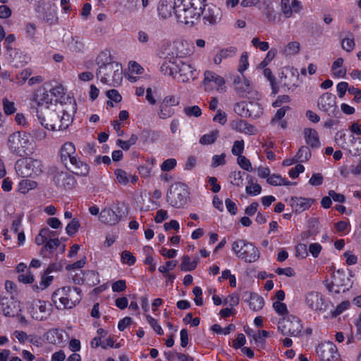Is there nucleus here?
Wrapping results in <instances>:
<instances>
[{
    "mask_svg": "<svg viewBox=\"0 0 361 361\" xmlns=\"http://www.w3.org/2000/svg\"><path fill=\"white\" fill-rule=\"evenodd\" d=\"M53 276H49V274H46V270L44 271L43 275L41 277V281L39 283V286H37V289L43 290L47 288L51 283L53 280Z\"/></svg>",
    "mask_w": 361,
    "mask_h": 361,
    "instance_id": "nucleus-50",
    "label": "nucleus"
},
{
    "mask_svg": "<svg viewBox=\"0 0 361 361\" xmlns=\"http://www.w3.org/2000/svg\"><path fill=\"white\" fill-rule=\"evenodd\" d=\"M185 114L188 116H195L199 117L202 114V111L198 106H192L189 107H185L184 109Z\"/></svg>",
    "mask_w": 361,
    "mask_h": 361,
    "instance_id": "nucleus-53",
    "label": "nucleus"
},
{
    "mask_svg": "<svg viewBox=\"0 0 361 361\" xmlns=\"http://www.w3.org/2000/svg\"><path fill=\"white\" fill-rule=\"evenodd\" d=\"M4 111L6 115H11L16 112V109L15 104L13 102H10L7 98H4L2 100Z\"/></svg>",
    "mask_w": 361,
    "mask_h": 361,
    "instance_id": "nucleus-48",
    "label": "nucleus"
},
{
    "mask_svg": "<svg viewBox=\"0 0 361 361\" xmlns=\"http://www.w3.org/2000/svg\"><path fill=\"white\" fill-rule=\"evenodd\" d=\"M177 161L173 158H170L165 160L161 166V169L162 171H169L176 166Z\"/></svg>",
    "mask_w": 361,
    "mask_h": 361,
    "instance_id": "nucleus-57",
    "label": "nucleus"
},
{
    "mask_svg": "<svg viewBox=\"0 0 361 361\" xmlns=\"http://www.w3.org/2000/svg\"><path fill=\"white\" fill-rule=\"evenodd\" d=\"M336 96L329 92H325L322 94L317 102V106L320 110L325 112L331 117H338L340 111L336 105Z\"/></svg>",
    "mask_w": 361,
    "mask_h": 361,
    "instance_id": "nucleus-10",
    "label": "nucleus"
},
{
    "mask_svg": "<svg viewBox=\"0 0 361 361\" xmlns=\"http://www.w3.org/2000/svg\"><path fill=\"white\" fill-rule=\"evenodd\" d=\"M158 136H159V135H158L157 132H155V131H153L151 130H148V129L143 130L140 134V138L144 142H153Z\"/></svg>",
    "mask_w": 361,
    "mask_h": 361,
    "instance_id": "nucleus-42",
    "label": "nucleus"
},
{
    "mask_svg": "<svg viewBox=\"0 0 361 361\" xmlns=\"http://www.w3.org/2000/svg\"><path fill=\"white\" fill-rule=\"evenodd\" d=\"M201 13V11H197V9L194 7L175 9L177 20L185 25L193 24L194 20L197 19Z\"/></svg>",
    "mask_w": 361,
    "mask_h": 361,
    "instance_id": "nucleus-13",
    "label": "nucleus"
},
{
    "mask_svg": "<svg viewBox=\"0 0 361 361\" xmlns=\"http://www.w3.org/2000/svg\"><path fill=\"white\" fill-rule=\"evenodd\" d=\"M66 167L73 173L81 176H87L90 171V167L87 164L82 161L78 157L72 159V161L66 166Z\"/></svg>",
    "mask_w": 361,
    "mask_h": 361,
    "instance_id": "nucleus-17",
    "label": "nucleus"
},
{
    "mask_svg": "<svg viewBox=\"0 0 361 361\" xmlns=\"http://www.w3.org/2000/svg\"><path fill=\"white\" fill-rule=\"evenodd\" d=\"M47 340L52 344L60 343L63 341L62 331L59 329H51L47 333Z\"/></svg>",
    "mask_w": 361,
    "mask_h": 361,
    "instance_id": "nucleus-30",
    "label": "nucleus"
},
{
    "mask_svg": "<svg viewBox=\"0 0 361 361\" xmlns=\"http://www.w3.org/2000/svg\"><path fill=\"white\" fill-rule=\"evenodd\" d=\"M244 149V142L243 140H236L234 142L232 147V153L234 155L240 156L243 153Z\"/></svg>",
    "mask_w": 361,
    "mask_h": 361,
    "instance_id": "nucleus-59",
    "label": "nucleus"
},
{
    "mask_svg": "<svg viewBox=\"0 0 361 361\" xmlns=\"http://www.w3.org/2000/svg\"><path fill=\"white\" fill-rule=\"evenodd\" d=\"M314 200L305 197H291L290 204L295 213H300L307 209L314 202Z\"/></svg>",
    "mask_w": 361,
    "mask_h": 361,
    "instance_id": "nucleus-21",
    "label": "nucleus"
},
{
    "mask_svg": "<svg viewBox=\"0 0 361 361\" xmlns=\"http://www.w3.org/2000/svg\"><path fill=\"white\" fill-rule=\"evenodd\" d=\"M115 175L116 176V178L120 183L126 185L128 183L127 173L125 171L121 169H118L115 171Z\"/></svg>",
    "mask_w": 361,
    "mask_h": 361,
    "instance_id": "nucleus-58",
    "label": "nucleus"
},
{
    "mask_svg": "<svg viewBox=\"0 0 361 361\" xmlns=\"http://www.w3.org/2000/svg\"><path fill=\"white\" fill-rule=\"evenodd\" d=\"M42 126L51 130H63L68 128L73 121V116L62 107V104L56 109H51L38 118Z\"/></svg>",
    "mask_w": 361,
    "mask_h": 361,
    "instance_id": "nucleus-2",
    "label": "nucleus"
},
{
    "mask_svg": "<svg viewBox=\"0 0 361 361\" xmlns=\"http://www.w3.org/2000/svg\"><path fill=\"white\" fill-rule=\"evenodd\" d=\"M114 62L110 52L107 51L100 52L96 58V63L99 68Z\"/></svg>",
    "mask_w": 361,
    "mask_h": 361,
    "instance_id": "nucleus-33",
    "label": "nucleus"
},
{
    "mask_svg": "<svg viewBox=\"0 0 361 361\" xmlns=\"http://www.w3.org/2000/svg\"><path fill=\"white\" fill-rule=\"evenodd\" d=\"M273 307L279 314L283 315L288 312L286 305L279 301L274 302L273 303Z\"/></svg>",
    "mask_w": 361,
    "mask_h": 361,
    "instance_id": "nucleus-61",
    "label": "nucleus"
},
{
    "mask_svg": "<svg viewBox=\"0 0 361 361\" xmlns=\"http://www.w3.org/2000/svg\"><path fill=\"white\" fill-rule=\"evenodd\" d=\"M245 191L248 195H257L260 194L262 188L259 184L255 183L252 185H247Z\"/></svg>",
    "mask_w": 361,
    "mask_h": 361,
    "instance_id": "nucleus-60",
    "label": "nucleus"
},
{
    "mask_svg": "<svg viewBox=\"0 0 361 361\" xmlns=\"http://www.w3.org/2000/svg\"><path fill=\"white\" fill-rule=\"evenodd\" d=\"M106 96L110 100L114 101L116 103L120 102L122 99L121 95L115 89L108 90L106 92Z\"/></svg>",
    "mask_w": 361,
    "mask_h": 361,
    "instance_id": "nucleus-63",
    "label": "nucleus"
},
{
    "mask_svg": "<svg viewBox=\"0 0 361 361\" xmlns=\"http://www.w3.org/2000/svg\"><path fill=\"white\" fill-rule=\"evenodd\" d=\"M239 258L248 263L256 262L259 258V251L252 243L247 242Z\"/></svg>",
    "mask_w": 361,
    "mask_h": 361,
    "instance_id": "nucleus-18",
    "label": "nucleus"
},
{
    "mask_svg": "<svg viewBox=\"0 0 361 361\" xmlns=\"http://www.w3.org/2000/svg\"><path fill=\"white\" fill-rule=\"evenodd\" d=\"M222 17L221 9L216 6L209 8L204 15L203 20L205 24L213 25L219 23Z\"/></svg>",
    "mask_w": 361,
    "mask_h": 361,
    "instance_id": "nucleus-24",
    "label": "nucleus"
},
{
    "mask_svg": "<svg viewBox=\"0 0 361 361\" xmlns=\"http://www.w3.org/2000/svg\"><path fill=\"white\" fill-rule=\"evenodd\" d=\"M311 157V152L308 147L302 146L295 155V160L299 162L307 161Z\"/></svg>",
    "mask_w": 361,
    "mask_h": 361,
    "instance_id": "nucleus-37",
    "label": "nucleus"
},
{
    "mask_svg": "<svg viewBox=\"0 0 361 361\" xmlns=\"http://www.w3.org/2000/svg\"><path fill=\"white\" fill-rule=\"evenodd\" d=\"M246 243L247 241L243 239L235 240L233 243L232 250L238 257H239V255H241L243 252Z\"/></svg>",
    "mask_w": 361,
    "mask_h": 361,
    "instance_id": "nucleus-45",
    "label": "nucleus"
},
{
    "mask_svg": "<svg viewBox=\"0 0 361 361\" xmlns=\"http://www.w3.org/2000/svg\"><path fill=\"white\" fill-rule=\"evenodd\" d=\"M281 11L286 18H290L293 14V10L290 5V0H281Z\"/></svg>",
    "mask_w": 361,
    "mask_h": 361,
    "instance_id": "nucleus-54",
    "label": "nucleus"
},
{
    "mask_svg": "<svg viewBox=\"0 0 361 361\" xmlns=\"http://www.w3.org/2000/svg\"><path fill=\"white\" fill-rule=\"evenodd\" d=\"M7 146L10 152L18 157L30 155L35 150L34 140L30 134L16 131L8 137Z\"/></svg>",
    "mask_w": 361,
    "mask_h": 361,
    "instance_id": "nucleus-3",
    "label": "nucleus"
},
{
    "mask_svg": "<svg viewBox=\"0 0 361 361\" xmlns=\"http://www.w3.org/2000/svg\"><path fill=\"white\" fill-rule=\"evenodd\" d=\"M234 111L241 117L247 118V103L238 102L234 106Z\"/></svg>",
    "mask_w": 361,
    "mask_h": 361,
    "instance_id": "nucleus-43",
    "label": "nucleus"
},
{
    "mask_svg": "<svg viewBox=\"0 0 361 361\" xmlns=\"http://www.w3.org/2000/svg\"><path fill=\"white\" fill-rule=\"evenodd\" d=\"M50 97L53 98L55 97L54 102L57 103L60 98L63 97L65 94L64 88L62 85H56L54 87L51 88L50 90Z\"/></svg>",
    "mask_w": 361,
    "mask_h": 361,
    "instance_id": "nucleus-41",
    "label": "nucleus"
},
{
    "mask_svg": "<svg viewBox=\"0 0 361 361\" xmlns=\"http://www.w3.org/2000/svg\"><path fill=\"white\" fill-rule=\"evenodd\" d=\"M160 69L164 75L172 76L180 82H187L191 78H195L193 75L195 69L181 56H177L166 60Z\"/></svg>",
    "mask_w": 361,
    "mask_h": 361,
    "instance_id": "nucleus-1",
    "label": "nucleus"
},
{
    "mask_svg": "<svg viewBox=\"0 0 361 361\" xmlns=\"http://www.w3.org/2000/svg\"><path fill=\"white\" fill-rule=\"evenodd\" d=\"M267 182L271 185H290L292 183L282 178L281 176L277 174H272L270 176Z\"/></svg>",
    "mask_w": 361,
    "mask_h": 361,
    "instance_id": "nucleus-35",
    "label": "nucleus"
},
{
    "mask_svg": "<svg viewBox=\"0 0 361 361\" xmlns=\"http://www.w3.org/2000/svg\"><path fill=\"white\" fill-rule=\"evenodd\" d=\"M81 299V289L78 287L65 286L55 290L51 295V300L58 310L72 309Z\"/></svg>",
    "mask_w": 361,
    "mask_h": 361,
    "instance_id": "nucleus-4",
    "label": "nucleus"
},
{
    "mask_svg": "<svg viewBox=\"0 0 361 361\" xmlns=\"http://www.w3.org/2000/svg\"><path fill=\"white\" fill-rule=\"evenodd\" d=\"M66 42L67 47L71 51L81 52L84 49L85 44L78 36L67 35L66 36Z\"/></svg>",
    "mask_w": 361,
    "mask_h": 361,
    "instance_id": "nucleus-27",
    "label": "nucleus"
},
{
    "mask_svg": "<svg viewBox=\"0 0 361 361\" xmlns=\"http://www.w3.org/2000/svg\"><path fill=\"white\" fill-rule=\"evenodd\" d=\"M51 305H48L46 302L38 300L35 302L31 310L32 317L38 321H42L47 319L50 314L51 308L48 307Z\"/></svg>",
    "mask_w": 361,
    "mask_h": 361,
    "instance_id": "nucleus-15",
    "label": "nucleus"
},
{
    "mask_svg": "<svg viewBox=\"0 0 361 361\" xmlns=\"http://www.w3.org/2000/svg\"><path fill=\"white\" fill-rule=\"evenodd\" d=\"M188 198L187 185L182 183H176L171 185L166 195L167 202L176 208H181L186 204Z\"/></svg>",
    "mask_w": 361,
    "mask_h": 361,
    "instance_id": "nucleus-6",
    "label": "nucleus"
},
{
    "mask_svg": "<svg viewBox=\"0 0 361 361\" xmlns=\"http://www.w3.org/2000/svg\"><path fill=\"white\" fill-rule=\"evenodd\" d=\"M252 44L254 47L259 48V49L264 51L268 50L269 48V44L268 42H261L257 37H254L252 39Z\"/></svg>",
    "mask_w": 361,
    "mask_h": 361,
    "instance_id": "nucleus-64",
    "label": "nucleus"
},
{
    "mask_svg": "<svg viewBox=\"0 0 361 361\" xmlns=\"http://www.w3.org/2000/svg\"><path fill=\"white\" fill-rule=\"evenodd\" d=\"M263 109L258 102L247 103V118L252 117L254 118H259L262 114Z\"/></svg>",
    "mask_w": 361,
    "mask_h": 361,
    "instance_id": "nucleus-31",
    "label": "nucleus"
},
{
    "mask_svg": "<svg viewBox=\"0 0 361 361\" xmlns=\"http://www.w3.org/2000/svg\"><path fill=\"white\" fill-rule=\"evenodd\" d=\"M350 302L348 300H345L340 303L335 310L332 312V317H336L337 316L340 315L343 311L348 309L350 307Z\"/></svg>",
    "mask_w": 361,
    "mask_h": 361,
    "instance_id": "nucleus-56",
    "label": "nucleus"
},
{
    "mask_svg": "<svg viewBox=\"0 0 361 361\" xmlns=\"http://www.w3.org/2000/svg\"><path fill=\"white\" fill-rule=\"evenodd\" d=\"M147 320L154 331L159 335H163L164 331L161 326L157 323V321L149 315H147Z\"/></svg>",
    "mask_w": 361,
    "mask_h": 361,
    "instance_id": "nucleus-55",
    "label": "nucleus"
},
{
    "mask_svg": "<svg viewBox=\"0 0 361 361\" xmlns=\"http://www.w3.org/2000/svg\"><path fill=\"white\" fill-rule=\"evenodd\" d=\"M300 50V44L298 42H289L285 48V53L288 55L296 54Z\"/></svg>",
    "mask_w": 361,
    "mask_h": 361,
    "instance_id": "nucleus-46",
    "label": "nucleus"
},
{
    "mask_svg": "<svg viewBox=\"0 0 361 361\" xmlns=\"http://www.w3.org/2000/svg\"><path fill=\"white\" fill-rule=\"evenodd\" d=\"M245 173L241 171H234L232 172L229 177L232 180H231V183L236 186H241L243 185V175H245Z\"/></svg>",
    "mask_w": 361,
    "mask_h": 361,
    "instance_id": "nucleus-44",
    "label": "nucleus"
},
{
    "mask_svg": "<svg viewBox=\"0 0 361 361\" xmlns=\"http://www.w3.org/2000/svg\"><path fill=\"white\" fill-rule=\"evenodd\" d=\"M278 329L283 336H297L300 334L302 325L298 317L288 315L279 321Z\"/></svg>",
    "mask_w": 361,
    "mask_h": 361,
    "instance_id": "nucleus-8",
    "label": "nucleus"
},
{
    "mask_svg": "<svg viewBox=\"0 0 361 361\" xmlns=\"http://www.w3.org/2000/svg\"><path fill=\"white\" fill-rule=\"evenodd\" d=\"M85 281L92 286H96L99 283V274L93 270H87L82 273Z\"/></svg>",
    "mask_w": 361,
    "mask_h": 361,
    "instance_id": "nucleus-34",
    "label": "nucleus"
},
{
    "mask_svg": "<svg viewBox=\"0 0 361 361\" xmlns=\"http://www.w3.org/2000/svg\"><path fill=\"white\" fill-rule=\"evenodd\" d=\"M35 102L37 116L39 118L44 114L51 110L50 108L56 106L54 104V98L51 97L47 90H39L34 97Z\"/></svg>",
    "mask_w": 361,
    "mask_h": 361,
    "instance_id": "nucleus-9",
    "label": "nucleus"
},
{
    "mask_svg": "<svg viewBox=\"0 0 361 361\" xmlns=\"http://www.w3.org/2000/svg\"><path fill=\"white\" fill-rule=\"evenodd\" d=\"M231 127L237 131L249 135H254L257 132L254 126L249 124L245 121L241 119L233 121L231 123Z\"/></svg>",
    "mask_w": 361,
    "mask_h": 361,
    "instance_id": "nucleus-26",
    "label": "nucleus"
},
{
    "mask_svg": "<svg viewBox=\"0 0 361 361\" xmlns=\"http://www.w3.org/2000/svg\"><path fill=\"white\" fill-rule=\"evenodd\" d=\"M248 55L247 52H243L240 58L238 71L243 75V72L249 66Z\"/></svg>",
    "mask_w": 361,
    "mask_h": 361,
    "instance_id": "nucleus-52",
    "label": "nucleus"
},
{
    "mask_svg": "<svg viewBox=\"0 0 361 361\" xmlns=\"http://www.w3.org/2000/svg\"><path fill=\"white\" fill-rule=\"evenodd\" d=\"M304 136L307 145L312 148H317L320 146V142L317 132L312 128H305L304 130Z\"/></svg>",
    "mask_w": 361,
    "mask_h": 361,
    "instance_id": "nucleus-28",
    "label": "nucleus"
},
{
    "mask_svg": "<svg viewBox=\"0 0 361 361\" xmlns=\"http://www.w3.org/2000/svg\"><path fill=\"white\" fill-rule=\"evenodd\" d=\"M16 170L23 177L38 175L42 172L41 161L32 158L20 159L16 164Z\"/></svg>",
    "mask_w": 361,
    "mask_h": 361,
    "instance_id": "nucleus-7",
    "label": "nucleus"
},
{
    "mask_svg": "<svg viewBox=\"0 0 361 361\" xmlns=\"http://www.w3.org/2000/svg\"><path fill=\"white\" fill-rule=\"evenodd\" d=\"M20 302L12 296H4L0 299V312L6 317H14L18 314Z\"/></svg>",
    "mask_w": 361,
    "mask_h": 361,
    "instance_id": "nucleus-12",
    "label": "nucleus"
},
{
    "mask_svg": "<svg viewBox=\"0 0 361 361\" xmlns=\"http://www.w3.org/2000/svg\"><path fill=\"white\" fill-rule=\"evenodd\" d=\"M75 154V148L72 142L64 143L61 148V160L63 164L67 166L73 159L77 157Z\"/></svg>",
    "mask_w": 361,
    "mask_h": 361,
    "instance_id": "nucleus-22",
    "label": "nucleus"
},
{
    "mask_svg": "<svg viewBox=\"0 0 361 361\" xmlns=\"http://www.w3.org/2000/svg\"><path fill=\"white\" fill-rule=\"evenodd\" d=\"M312 224L311 228L308 231H304L301 234V238L302 240L308 239L310 236L316 235L318 233L317 228H314L315 224H318V221L315 219H312L310 221V226Z\"/></svg>",
    "mask_w": 361,
    "mask_h": 361,
    "instance_id": "nucleus-38",
    "label": "nucleus"
},
{
    "mask_svg": "<svg viewBox=\"0 0 361 361\" xmlns=\"http://www.w3.org/2000/svg\"><path fill=\"white\" fill-rule=\"evenodd\" d=\"M96 76L103 83L119 84L122 80V66L118 62L110 63L98 68Z\"/></svg>",
    "mask_w": 361,
    "mask_h": 361,
    "instance_id": "nucleus-5",
    "label": "nucleus"
},
{
    "mask_svg": "<svg viewBox=\"0 0 361 361\" xmlns=\"http://www.w3.org/2000/svg\"><path fill=\"white\" fill-rule=\"evenodd\" d=\"M243 298L244 300L248 302L250 308L253 311H258L264 306L263 298L257 293L245 292Z\"/></svg>",
    "mask_w": 361,
    "mask_h": 361,
    "instance_id": "nucleus-23",
    "label": "nucleus"
},
{
    "mask_svg": "<svg viewBox=\"0 0 361 361\" xmlns=\"http://www.w3.org/2000/svg\"><path fill=\"white\" fill-rule=\"evenodd\" d=\"M305 302L312 310L319 311L324 309V300L318 292L310 291L307 293L305 296Z\"/></svg>",
    "mask_w": 361,
    "mask_h": 361,
    "instance_id": "nucleus-19",
    "label": "nucleus"
},
{
    "mask_svg": "<svg viewBox=\"0 0 361 361\" xmlns=\"http://www.w3.org/2000/svg\"><path fill=\"white\" fill-rule=\"evenodd\" d=\"M204 76L203 85L205 90H212L213 87L212 86L211 82H214L216 86V89L219 92L223 93L226 92V87L225 86V80L223 77L218 75L211 71H206L204 73Z\"/></svg>",
    "mask_w": 361,
    "mask_h": 361,
    "instance_id": "nucleus-11",
    "label": "nucleus"
},
{
    "mask_svg": "<svg viewBox=\"0 0 361 361\" xmlns=\"http://www.w3.org/2000/svg\"><path fill=\"white\" fill-rule=\"evenodd\" d=\"M157 12L160 18L166 19L175 13V0H159Z\"/></svg>",
    "mask_w": 361,
    "mask_h": 361,
    "instance_id": "nucleus-20",
    "label": "nucleus"
},
{
    "mask_svg": "<svg viewBox=\"0 0 361 361\" xmlns=\"http://www.w3.org/2000/svg\"><path fill=\"white\" fill-rule=\"evenodd\" d=\"M80 222L79 220L74 218L67 225L66 228V233L69 236H73L75 233L78 231V228H80Z\"/></svg>",
    "mask_w": 361,
    "mask_h": 361,
    "instance_id": "nucleus-39",
    "label": "nucleus"
},
{
    "mask_svg": "<svg viewBox=\"0 0 361 361\" xmlns=\"http://www.w3.org/2000/svg\"><path fill=\"white\" fill-rule=\"evenodd\" d=\"M60 245L58 238L49 239L40 250V255L44 257H50L53 252Z\"/></svg>",
    "mask_w": 361,
    "mask_h": 361,
    "instance_id": "nucleus-29",
    "label": "nucleus"
},
{
    "mask_svg": "<svg viewBox=\"0 0 361 361\" xmlns=\"http://www.w3.org/2000/svg\"><path fill=\"white\" fill-rule=\"evenodd\" d=\"M235 91L240 97L247 99H253L257 94V92L253 90L249 80L247 78H244V83L237 86Z\"/></svg>",
    "mask_w": 361,
    "mask_h": 361,
    "instance_id": "nucleus-25",
    "label": "nucleus"
},
{
    "mask_svg": "<svg viewBox=\"0 0 361 361\" xmlns=\"http://www.w3.org/2000/svg\"><path fill=\"white\" fill-rule=\"evenodd\" d=\"M238 164L240 165V166L247 171H252V167L250 161L247 159L245 156L240 155L238 159Z\"/></svg>",
    "mask_w": 361,
    "mask_h": 361,
    "instance_id": "nucleus-49",
    "label": "nucleus"
},
{
    "mask_svg": "<svg viewBox=\"0 0 361 361\" xmlns=\"http://www.w3.org/2000/svg\"><path fill=\"white\" fill-rule=\"evenodd\" d=\"M276 54V50L275 49H271L269 50L266 57L264 59V60L259 63V68H264L266 66L275 58Z\"/></svg>",
    "mask_w": 361,
    "mask_h": 361,
    "instance_id": "nucleus-51",
    "label": "nucleus"
},
{
    "mask_svg": "<svg viewBox=\"0 0 361 361\" xmlns=\"http://www.w3.org/2000/svg\"><path fill=\"white\" fill-rule=\"evenodd\" d=\"M341 46L343 49L347 52H350L355 47V42L353 38H345L343 39Z\"/></svg>",
    "mask_w": 361,
    "mask_h": 361,
    "instance_id": "nucleus-62",
    "label": "nucleus"
},
{
    "mask_svg": "<svg viewBox=\"0 0 361 361\" xmlns=\"http://www.w3.org/2000/svg\"><path fill=\"white\" fill-rule=\"evenodd\" d=\"M218 136L219 130H213L208 134L202 135L200 139V143L204 145L213 144L216 140Z\"/></svg>",
    "mask_w": 361,
    "mask_h": 361,
    "instance_id": "nucleus-36",
    "label": "nucleus"
},
{
    "mask_svg": "<svg viewBox=\"0 0 361 361\" xmlns=\"http://www.w3.org/2000/svg\"><path fill=\"white\" fill-rule=\"evenodd\" d=\"M121 219L119 209L114 210L111 208H104L99 213V219L102 222L110 225H115L119 222Z\"/></svg>",
    "mask_w": 361,
    "mask_h": 361,
    "instance_id": "nucleus-16",
    "label": "nucleus"
},
{
    "mask_svg": "<svg viewBox=\"0 0 361 361\" xmlns=\"http://www.w3.org/2000/svg\"><path fill=\"white\" fill-rule=\"evenodd\" d=\"M121 261L123 263L127 264L128 266H132L135 263L136 258L130 252L124 250L121 253Z\"/></svg>",
    "mask_w": 361,
    "mask_h": 361,
    "instance_id": "nucleus-47",
    "label": "nucleus"
},
{
    "mask_svg": "<svg viewBox=\"0 0 361 361\" xmlns=\"http://www.w3.org/2000/svg\"><path fill=\"white\" fill-rule=\"evenodd\" d=\"M197 264V259L191 261L188 255H183L180 267L183 271H191L196 268Z\"/></svg>",
    "mask_w": 361,
    "mask_h": 361,
    "instance_id": "nucleus-32",
    "label": "nucleus"
},
{
    "mask_svg": "<svg viewBox=\"0 0 361 361\" xmlns=\"http://www.w3.org/2000/svg\"><path fill=\"white\" fill-rule=\"evenodd\" d=\"M317 353L321 361H331L337 355V348L332 342H326L319 345Z\"/></svg>",
    "mask_w": 361,
    "mask_h": 361,
    "instance_id": "nucleus-14",
    "label": "nucleus"
},
{
    "mask_svg": "<svg viewBox=\"0 0 361 361\" xmlns=\"http://www.w3.org/2000/svg\"><path fill=\"white\" fill-rule=\"evenodd\" d=\"M173 114L174 111L171 107L165 106L162 103L160 104L158 115L161 119H166L171 117Z\"/></svg>",
    "mask_w": 361,
    "mask_h": 361,
    "instance_id": "nucleus-40",
    "label": "nucleus"
}]
</instances>
